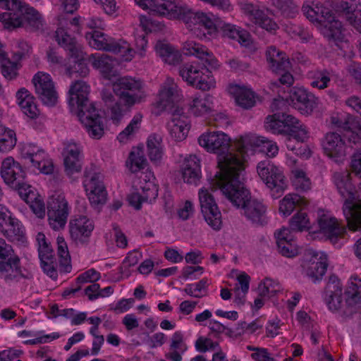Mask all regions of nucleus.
Here are the masks:
<instances>
[{"instance_id": "nucleus-32", "label": "nucleus", "mask_w": 361, "mask_h": 361, "mask_svg": "<svg viewBox=\"0 0 361 361\" xmlns=\"http://www.w3.org/2000/svg\"><path fill=\"white\" fill-rule=\"evenodd\" d=\"M167 128L175 140L181 141L185 139L189 131L188 119L184 115L174 113L167 123Z\"/></svg>"}, {"instance_id": "nucleus-60", "label": "nucleus", "mask_w": 361, "mask_h": 361, "mask_svg": "<svg viewBox=\"0 0 361 361\" xmlns=\"http://www.w3.org/2000/svg\"><path fill=\"white\" fill-rule=\"evenodd\" d=\"M39 259L41 261V267L44 274L51 279L56 280L58 277V272L56 270L57 262L54 255L51 256L39 257Z\"/></svg>"}, {"instance_id": "nucleus-1", "label": "nucleus", "mask_w": 361, "mask_h": 361, "mask_svg": "<svg viewBox=\"0 0 361 361\" xmlns=\"http://www.w3.org/2000/svg\"><path fill=\"white\" fill-rule=\"evenodd\" d=\"M238 140L239 139L235 141L234 149L229 151L231 140L230 137L223 132L204 133L198 138L201 147L208 152L218 155L221 171L216 175L214 180L216 187L233 178L234 175H240L244 169L241 154L237 149Z\"/></svg>"}, {"instance_id": "nucleus-25", "label": "nucleus", "mask_w": 361, "mask_h": 361, "mask_svg": "<svg viewBox=\"0 0 361 361\" xmlns=\"http://www.w3.org/2000/svg\"><path fill=\"white\" fill-rule=\"evenodd\" d=\"M183 49L187 55H192L204 61L209 67L216 69L219 67V61L213 53L205 46L194 41H187L183 44Z\"/></svg>"}, {"instance_id": "nucleus-27", "label": "nucleus", "mask_w": 361, "mask_h": 361, "mask_svg": "<svg viewBox=\"0 0 361 361\" xmlns=\"http://www.w3.org/2000/svg\"><path fill=\"white\" fill-rule=\"evenodd\" d=\"M0 262V279L11 283L25 278L19 256Z\"/></svg>"}, {"instance_id": "nucleus-49", "label": "nucleus", "mask_w": 361, "mask_h": 361, "mask_svg": "<svg viewBox=\"0 0 361 361\" xmlns=\"http://www.w3.org/2000/svg\"><path fill=\"white\" fill-rule=\"evenodd\" d=\"M142 120V115L140 113L136 114L125 129L117 136L119 142H124L133 137L140 128Z\"/></svg>"}, {"instance_id": "nucleus-48", "label": "nucleus", "mask_w": 361, "mask_h": 361, "mask_svg": "<svg viewBox=\"0 0 361 361\" xmlns=\"http://www.w3.org/2000/svg\"><path fill=\"white\" fill-rule=\"evenodd\" d=\"M17 142L16 134L13 130L0 126V152H8L13 149Z\"/></svg>"}, {"instance_id": "nucleus-18", "label": "nucleus", "mask_w": 361, "mask_h": 361, "mask_svg": "<svg viewBox=\"0 0 361 361\" xmlns=\"http://www.w3.org/2000/svg\"><path fill=\"white\" fill-rule=\"evenodd\" d=\"M331 123L334 128L343 132V135L341 136L337 133H329L326 135L325 139L322 142L324 153L331 158H341L345 155L346 142L348 140L346 131L342 128L334 126L331 121Z\"/></svg>"}, {"instance_id": "nucleus-19", "label": "nucleus", "mask_w": 361, "mask_h": 361, "mask_svg": "<svg viewBox=\"0 0 361 361\" xmlns=\"http://www.w3.org/2000/svg\"><path fill=\"white\" fill-rule=\"evenodd\" d=\"M317 226L319 228V232L335 246H341L338 245L339 240L345 238L347 235L345 226L335 217L326 219H317Z\"/></svg>"}, {"instance_id": "nucleus-45", "label": "nucleus", "mask_w": 361, "mask_h": 361, "mask_svg": "<svg viewBox=\"0 0 361 361\" xmlns=\"http://www.w3.org/2000/svg\"><path fill=\"white\" fill-rule=\"evenodd\" d=\"M301 268L304 274L316 282V252L313 249L305 250L301 259Z\"/></svg>"}, {"instance_id": "nucleus-64", "label": "nucleus", "mask_w": 361, "mask_h": 361, "mask_svg": "<svg viewBox=\"0 0 361 361\" xmlns=\"http://www.w3.org/2000/svg\"><path fill=\"white\" fill-rule=\"evenodd\" d=\"M82 156L64 158L65 171L68 176H72L82 169Z\"/></svg>"}, {"instance_id": "nucleus-34", "label": "nucleus", "mask_w": 361, "mask_h": 361, "mask_svg": "<svg viewBox=\"0 0 361 361\" xmlns=\"http://www.w3.org/2000/svg\"><path fill=\"white\" fill-rule=\"evenodd\" d=\"M344 293L348 306L354 307L361 304V276L352 275Z\"/></svg>"}, {"instance_id": "nucleus-44", "label": "nucleus", "mask_w": 361, "mask_h": 361, "mask_svg": "<svg viewBox=\"0 0 361 361\" xmlns=\"http://www.w3.org/2000/svg\"><path fill=\"white\" fill-rule=\"evenodd\" d=\"M30 161L33 167L42 173L51 174L54 171L53 161L42 148L40 149V152L35 154Z\"/></svg>"}, {"instance_id": "nucleus-51", "label": "nucleus", "mask_w": 361, "mask_h": 361, "mask_svg": "<svg viewBox=\"0 0 361 361\" xmlns=\"http://www.w3.org/2000/svg\"><path fill=\"white\" fill-rule=\"evenodd\" d=\"M90 60L92 61V66L99 69L106 76H109L113 68V63L111 57L106 54H91Z\"/></svg>"}, {"instance_id": "nucleus-47", "label": "nucleus", "mask_w": 361, "mask_h": 361, "mask_svg": "<svg viewBox=\"0 0 361 361\" xmlns=\"http://www.w3.org/2000/svg\"><path fill=\"white\" fill-rule=\"evenodd\" d=\"M57 255L61 269L65 272H69L71 269V255L68 249V245L61 235L56 238Z\"/></svg>"}, {"instance_id": "nucleus-57", "label": "nucleus", "mask_w": 361, "mask_h": 361, "mask_svg": "<svg viewBox=\"0 0 361 361\" xmlns=\"http://www.w3.org/2000/svg\"><path fill=\"white\" fill-rule=\"evenodd\" d=\"M77 59L73 66H67L66 68V73L69 78H73L75 75L84 78L89 74V68L84 61V53L80 58H75Z\"/></svg>"}, {"instance_id": "nucleus-14", "label": "nucleus", "mask_w": 361, "mask_h": 361, "mask_svg": "<svg viewBox=\"0 0 361 361\" xmlns=\"http://www.w3.org/2000/svg\"><path fill=\"white\" fill-rule=\"evenodd\" d=\"M334 126L346 131L348 142L357 145L361 143V125L352 115L346 112H340L331 116Z\"/></svg>"}, {"instance_id": "nucleus-52", "label": "nucleus", "mask_w": 361, "mask_h": 361, "mask_svg": "<svg viewBox=\"0 0 361 361\" xmlns=\"http://www.w3.org/2000/svg\"><path fill=\"white\" fill-rule=\"evenodd\" d=\"M264 127L274 134L286 135L288 128H286L283 120L280 119L279 114H274L266 118Z\"/></svg>"}, {"instance_id": "nucleus-16", "label": "nucleus", "mask_w": 361, "mask_h": 361, "mask_svg": "<svg viewBox=\"0 0 361 361\" xmlns=\"http://www.w3.org/2000/svg\"><path fill=\"white\" fill-rule=\"evenodd\" d=\"M94 228L93 221L87 216H75L69 223L71 238L76 244H87Z\"/></svg>"}, {"instance_id": "nucleus-21", "label": "nucleus", "mask_w": 361, "mask_h": 361, "mask_svg": "<svg viewBox=\"0 0 361 361\" xmlns=\"http://www.w3.org/2000/svg\"><path fill=\"white\" fill-rule=\"evenodd\" d=\"M23 5L19 0H0V8L7 11L0 14V21L6 29L18 27L21 24L20 11Z\"/></svg>"}, {"instance_id": "nucleus-40", "label": "nucleus", "mask_w": 361, "mask_h": 361, "mask_svg": "<svg viewBox=\"0 0 361 361\" xmlns=\"http://www.w3.org/2000/svg\"><path fill=\"white\" fill-rule=\"evenodd\" d=\"M21 18V24L18 27L29 25L34 30L39 29L42 25L41 14L33 7L28 5L22 6L18 13Z\"/></svg>"}, {"instance_id": "nucleus-4", "label": "nucleus", "mask_w": 361, "mask_h": 361, "mask_svg": "<svg viewBox=\"0 0 361 361\" xmlns=\"http://www.w3.org/2000/svg\"><path fill=\"white\" fill-rule=\"evenodd\" d=\"M238 208H241L247 220L256 226H264L268 223L267 207L256 199H251L249 191L240 180V175L216 187Z\"/></svg>"}, {"instance_id": "nucleus-35", "label": "nucleus", "mask_w": 361, "mask_h": 361, "mask_svg": "<svg viewBox=\"0 0 361 361\" xmlns=\"http://www.w3.org/2000/svg\"><path fill=\"white\" fill-rule=\"evenodd\" d=\"M309 204L308 200L298 194L288 193L279 202V212L283 216L291 214L296 207L305 208Z\"/></svg>"}, {"instance_id": "nucleus-17", "label": "nucleus", "mask_w": 361, "mask_h": 361, "mask_svg": "<svg viewBox=\"0 0 361 361\" xmlns=\"http://www.w3.org/2000/svg\"><path fill=\"white\" fill-rule=\"evenodd\" d=\"M182 97V92L172 78H167L159 92V98L156 103L160 111L166 110L173 106Z\"/></svg>"}, {"instance_id": "nucleus-29", "label": "nucleus", "mask_w": 361, "mask_h": 361, "mask_svg": "<svg viewBox=\"0 0 361 361\" xmlns=\"http://www.w3.org/2000/svg\"><path fill=\"white\" fill-rule=\"evenodd\" d=\"M54 38L58 44L63 47L71 58H80L82 55V47L77 42L75 38L68 33L62 27H58L55 32Z\"/></svg>"}, {"instance_id": "nucleus-42", "label": "nucleus", "mask_w": 361, "mask_h": 361, "mask_svg": "<svg viewBox=\"0 0 361 361\" xmlns=\"http://www.w3.org/2000/svg\"><path fill=\"white\" fill-rule=\"evenodd\" d=\"M212 97L207 94L193 97L190 104V112L196 116H200L209 113L212 109Z\"/></svg>"}, {"instance_id": "nucleus-7", "label": "nucleus", "mask_w": 361, "mask_h": 361, "mask_svg": "<svg viewBox=\"0 0 361 361\" xmlns=\"http://www.w3.org/2000/svg\"><path fill=\"white\" fill-rule=\"evenodd\" d=\"M257 171L274 198L280 197L283 193L287 188V180L282 169L276 166L269 159H266L258 163Z\"/></svg>"}, {"instance_id": "nucleus-28", "label": "nucleus", "mask_w": 361, "mask_h": 361, "mask_svg": "<svg viewBox=\"0 0 361 361\" xmlns=\"http://www.w3.org/2000/svg\"><path fill=\"white\" fill-rule=\"evenodd\" d=\"M324 300L330 310H337L342 302V287L339 279L334 274L329 276L324 290Z\"/></svg>"}, {"instance_id": "nucleus-63", "label": "nucleus", "mask_w": 361, "mask_h": 361, "mask_svg": "<svg viewBox=\"0 0 361 361\" xmlns=\"http://www.w3.org/2000/svg\"><path fill=\"white\" fill-rule=\"evenodd\" d=\"M1 63V73L5 78L13 80L18 75V71L20 65L10 59Z\"/></svg>"}, {"instance_id": "nucleus-8", "label": "nucleus", "mask_w": 361, "mask_h": 361, "mask_svg": "<svg viewBox=\"0 0 361 361\" xmlns=\"http://www.w3.org/2000/svg\"><path fill=\"white\" fill-rule=\"evenodd\" d=\"M113 90L116 95L128 106L141 102L145 97L143 82L129 76L118 78L113 84Z\"/></svg>"}, {"instance_id": "nucleus-15", "label": "nucleus", "mask_w": 361, "mask_h": 361, "mask_svg": "<svg viewBox=\"0 0 361 361\" xmlns=\"http://www.w3.org/2000/svg\"><path fill=\"white\" fill-rule=\"evenodd\" d=\"M32 82L37 94L44 104L48 106L56 104L58 94L49 74L38 72L34 75Z\"/></svg>"}, {"instance_id": "nucleus-46", "label": "nucleus", "mask_w": 361, "mask_h": 361, "mask_svg": "<svg viewBox=\"0 0 361 361\" xmlns=\"http://www.w3.org/2000/svg\"><path fill=\"white\" fill-rule=\"evenodd\" d=\"M292 184L296 190L306 192L311 188V181L307 176L305 171L302 168L290 169Z\"/></svg>"}, {"instance_id": "nucleus-59", "label": "nucleus", "mask_w": 361, "mask_h": 361, "mask_svg": "<svg viewBox=\"0 0 361 361\" xmlns=\"http://www.w3.org/2000/svg\"><path fill=\"white\" fill-rule=\"evenodd\" d=\"M209 285L208 279L203 278L196 283L188 284L185 288V292L192 297L201 298L206 294Z\"/></svg>"}, {"instance_id": "nucleus-37", "label": "nucleus", "mask_w": 361, "mask_h": 361, "mask_svg": "<svg viewBox=\"0 0 361 361\" xmlns=\"http://www.w3.org/2000/svg\"><path fill=\"white\" fill-rule=\"evenodd\" d=\"M188 346L183 340L180 331H176L171 339L169 352L166 353V359L171 361H182V355L187 350Z\"/></svg>"}, {"instance_id": "nucleus-54", "label": "nucleus", "mask_w": 361, "mask_h": 361, "mask_svg": "<svg viewBox=\"0 0 361 361\" xmlns=\"http://www.w3.org/2000/svg\"><path fill=\"white\" fill-rule=\"evenodd\" d=\"M146 202H152L158 196V186L150 180L140 181L139 189Z\"/></svg>"}, {"instance_id": "nucleus-62", "label": "nucleus", "mask_w": 361, "mask_h": 361, "mask_svg": "<svg viewBox=\"0 0 361 361\" xmlns=\"http://www.w3.org/2000/svg\"><path fill=\"white\" fill-rule=\"evenodd\" d=\"M48 221L50 227L54 231L63 229L68 219V215L66 212L58 214L56 212H47Z\"/></svg>"}, {"instance_id": "nucleus-33", "label": "nucleus", "mask_w": 361, "mask_h": 361, "mask_svg": "<svg viewBox=\"0 0 361 361\" xmlns=\"http://www.w3.org/2000/svg\"><path fill=\"white\" fill-rule=\"evenodd\" d=\"M16 98L23 113L28 118L34 119L39 116V110L37 106L35 98L27 89L20 88L16 92Z\"/></svg>"}, {"instance_id": "nucleus-39", "label": "nucleus", "mask_w": 361, "mask_h": 361, "mask_svg": "<svg viewBox=\"0 0 361 361\" xmlns=\"http://www.w3.org/2000/svg\"><path fill=\"white\" fill-rule=\"evenodd\" d=\"M229 92L235 96L237 104L244 109H250L255 104L254 92L249 89L233 85L229 87Z\"/></svg>"}, {"instance_id": "nucleus-56", "label": "nucleus", "mask_w": 361, "mask_h": 361, "mask_svg": "<svg viewBox=\"0 0 361 361\" xmlns=\"http://www.w3.org/2000/svg\"><path fill=\"white\" fill-rule=\"evenodd\" d=\"M273 5L286 18H293L298 13V7L293 0H275Z\"/></svg>"}, {"instance_id": "nucleus-41", "label": "nucleus", "mask_w": 361, "mask_h": 361, "mask_svg": "<svg viewBox=\"0 0 361 361\" xmlns=\"http://www.w3.org/2000/svg\"><path fill=\"white\" fill-rule=\"evenodd\" d=\"M147 148L149 159L156 164H159L164 154L162 137L155 133L150 135L147 138Z\"/></svg>"}, {"instance_id": "nucleus-6", "label": "nucleus", "mask_w": 361, "mask_h": 361, "mask_svg": "<svg viewBox=\"0 0 361 361\" xmlns=\"http://www.w3.org/2000/svg\"><path fill=\"white\" fill-rule=\"evenodd\" d=\"M85 38L90 46L97 50H102L119 54L126 61H130L135 54L129 43L123 39H116L111 36L98 30L88 32Z\"/></svg>"}, {"instance_id": "nucleus-53", "label": "nucleus", "mask_w": 361, "mask_h": 361, "mask_svg": "<svg viewBox=\"0 0 361 361\" xmlns=\"http://www.w3.org/2000/svg\"><path fill=\"white\" fill-rule=\"evenodd\" d=\"M47 209V212H53L58 214L66 212L67 215L69 214L70 212L68 202L63 194L53 195L49 202Z\"/></svg>"}, {"instance_id": "nucleus-38", "label": "nucleus", "mask_w": 361, "mask_h": 361, "mask_svg": "<svg viewBox=\"0 0 361 361\" xmlns=\"http://www.w3.org/2000/svg\"><path fill=\"white\" fill-rule=\"evenodd\" d=\"M220 28L224 36L238 41L244 47L250 45L251 37L247 30L230 23H224Z\"/></svg>"}, {"instance_id": "nucleus-10", "label": "nucleus", "mask_w": 361, "mask_h": 361, "mask_svg": "<svg viewBox=\"0 0 361 361\" xmlns=\"http://www.w3.org/2000/svg\"><path fill=\"white\" fill-rule=\"evenodd\" d=\"M322 19L317 18V30L320 29L322 35L329 42L336 45L344 40V30L341 21L336 18L334 13L329 9H322Z\"/></svg>"}, {"instance_id": "nucleus-3", "label": "nucleus", "mask_w": 361, "mask_h": 361, "mask_svg": "<svg viewBox=\"0 0 361 361\" xmlns=\"http://www.w3.org/2000/svg\"><path fill=\"white\" fill-rule=\"evenodd\" d=\"M90 86L82 80H76L70 87L68 104L71 111L85 126L89 135L99 139L104 134L102 118L90 102Z\"/></svg>"}, {"instance_id": "nucleus-9", "label": "nucleus", "mask_w": 361, "mask_h": 361, "mask_svg": "<svg viewBox=\"0 0 361 361\" xmlns=\"http://www.w3.org/2000/svg\"><path fill=\"white\" fill-rule=\"evenodd\" d=\"M183 20L192 31L203 30L206 38L209 39L216 34L217 18L212 13L195 12L188 6Z\"/></svg>"}, {"instance_id": "nucleus-5", "label": "nucleus", "mask_w": 361, "mask_h": 361, "mask_svg": "<svg viewBox=\"0 0 361 361\" xmlns=\"http://www.w3.org/2000/svg\"><path fill=\"white\" fill-rule=\"evenodd\" d=\"M179 75L188 85L203 91H208L216 86V80L206 65L194 61L183 63L179 67Z\"/></svg>"}, {"instance_id": "nucleus-20", "label": "nucleus", "mask_w": 361, "mask_h": 361, "mask_svg": "<svg viewBox=\"0 0 361 361\" xmlns=\"http://www.w3.org/2000/svg\"><path fill=\"white\" fill-rule=\"evenodd\" d=\"M188 6L177 4L175 0H153L149 13L183 20Z\"/></svg>"}, {"instance_id": "nucleus-61", "label": "nucleus", "mask_w": 361, "mask_h": 361, "mask_svg": "<svg viewBox=\"0 0 361 361\" xmlns=\"http://www.w3.org/2000/svg\"><path fill=\"white\" fill-rule=\"evenodd\" d=\"M280 288L279 283L270 278H265L259 286L261 296L272 297L280 291Z\"/></svg>"}, {"instance_id": "nucleus-43", "label": "nucleus", "mask_w": 361, "mask_h": 361, "mask_svg": "<svg viewBox=\"0 0 361 361\" xmlns=\"http://www.w3.org/2000/svg\"><path fill=\"white\" fill-rule=\"evenodd\" d=\"M147 164V161L141 149L137 148L132 150L126 162L127 169L133 173H137L144 169Z\"/></svg>"}, {"instance_id": "nucleus-24", "label": "nucleus", "mask_w": 361, "mask_h": 361, "mask_svg": "<svg viewBox=\"0 0 361 361\" xmlns=\"http://www.w3.org/2000/svg\"><path fill=\"white\" fill-rule=\"evenodd\" d=\"M274 235L280 254L286 257H293L298 255L294 236L289 228L283 227L276 231Z\"/></svg>"}, {"instance_id": "nucleus-23", "label": "nucleus", "mask_w": 361, "mask_h": 361, "mask_svg": "<svg viewBox=\"0 0 361 361\" xmlns=\"http://www.w3.org/2000/svg\"><path fill=\"white\" fill-rule=\"evenodd\" d=\"M312 97L305 88L295 87L290 90L287 102L301 114L307 115L313 111Z\"/></svg>"}, {"instance_id": "nucleus-58", "label": "nucleus", "mask_w": 361, "mask_h": 361, "mask_svg": "<svg viewBox=\"0 0 361 361\" xmlns=\"http://www.w3.org/2000/svg\"><path fill=\"white\" fill-rule=\"evenodd\" d=\"M31 47L24 40H18L12 51V59L20 64V61L30 57Z\"/></svg>"}, {"instance_id": "nucleus-30", "label": "nucleus", "mask_w": 361, "mask_h": 361, "mask_svg": "<svg viewBox=\"0 0 361 361\" xmlns=\"http://www.w3.org/2000/svg\"><path fill=\"white\" fill-rule=\"evenodd\" d=\"M183 181L197 185L201 178L200 161L195 155H190L184 159L181 166Z\"/></svg>"}, {"instance_id": "nucleus-26", "label": "nucleus", "mask_w": 361, "mask_h": 361, "mask_svg": "<svg viewBox=\"0 0 361 361\" xmlns=\"http://www.w3.org/2000/svg\"><path fill=\"white\" fill-rule=\"evenodd\" d=\"M337 8L345 14L349 23L361 33V0H341Z\"/></svg>"}, {"instance_id": "nucleus-55", "label": "nucleus", "mask_w": 361, "mask_h": 361, "mask_svg": "<svg viewBox=\"0 0 361 361\" xmlns=\"http://www.w3.org/2000/svg\"><path fill=\"white\" fill-rule=\"evenodd\" d=\"M46 59L49 66L54 70L67 67L66 59L59 54L56 48H48L46 51Z\"/></svg>"}, {"instance_id": "nucleus-12", "label": "nucleus", "mask_w": 361, "mask_h": 361, "mask_svg": "<svg viewBox=\"0 0 361 361\" xmlns=\"http://www.w3.org/2000/svg\"><path fill=\"white\" fill-rule=\"evenodd\" d=\"M99 173L85 171L83 185L87 194L90 204L94 207H99L105 204L107 192L102 181Z\"/></svg>"}, {"instance_id": "nucleus-31", "label": "nucleus", "mask_w": 361, "mask_h": 361, "mask_svg": "<svg viewBox=\"0 0 361 361\" xmlns=\"http://www.w3.org/2000/svg\"><path fill=\"white\" fill-rule=\"evenodd\" d=\"M266 57L269 68L276 73H281L290 68V62L286 53L276 47L271 46L267 48Z\"/></svg>"}, {"instance_id": "nucleus-13", "label": "nucleus", "mask_w": 361, "mask_h": 361, "mask_svg": "<svg viewBox=\"0 0 361 361\" xmlns=\"http://www.w3.org/2000/svg\"><path fill=\"white\" fill-rule=\"evenodd\" d=\"M260 146L262 147L263 150L269 157H274L279 152V147L276 143L264 137H259L255 135L240 136L237 142V149L241 154L243 164L245 160V156L249 148Z\"/></svg>"}, {"instance_id": "nucleus-2", "label": "nucleus", "mask_w": 361, "mask_h": 361, "mask_svg": "<svg viewBox=\"0 0 361 361\" xmlns=\"http://www.w3.org/2000/svg\"><path fill=\"white\" fill-rule=\"evenodd\" d=\"M351 167L361 178V150L353 154ZM334 179L338 192L343 199L342 209L348 228L353 231L361 230V183L357 190L347 171L335 173Z\"/></svg>"}, {"instance_id": "nucleus-50", "label": "nucleus", "mask_w": 361, "mask_h": 361, "mask_svg": "<svg viewBox=\"0 0 361 361\" xmlns=\"http://www.w3.org/2000/svg\"><path fill=\"white\" fill-rule=\"evenodd\" d=\"M310 221L305 212H298L295 214L289 221V229L292 232H302L310 228Z\"/></svg>"}, {"instance_id": "nucleus-22", "label": "nucleus", "mask_w": 361, "mask_h": 361, "mask_svg": "<svg viewBox=\"0 0 361 361\" xmlns=\"http://www.w3.org/2000/svg\"><path fill=\"white\" fill-rule=\"evenodd\" d=\"M25 171L23 166L12 157L4 159L1 166V176L4 182L11 186L20 184L25 178Z\"/></svg>"}, {"instance_id": "nucleus-11", "label": "nucleus", "mask_w": 361, "mask_h": 361, "mask_svg": "<svg viewBox=\"0 0 361 361\" xmlns=\"http://www.w3.org/2000/svg\"><path fill=\"white\" fill-rule=\"evenodd\" d=\"M201 212L205 221L214 230L219 231L222 226L221 213L209 189L202 188L199 190Z\"/></svg>"}, {"instance_id": "nucleus-36", "label": "nucleus", "mask_w": 361, "mask_h": 361, "mask_svg": "<svg viewBox=\"0 0 361 361\" xmlns=\"http://www.w3.org/2000/svg\"><path fill=\"white\" fill-rule=\"evenodd\" d=\"M3 230L1 234L5 236L9 241L23 245L27 242L25 228L20 221L13 218V220Z\"/></svg>"}]
</instances>
